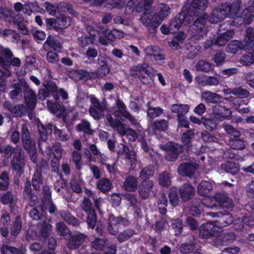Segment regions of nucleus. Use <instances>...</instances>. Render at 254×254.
Instances as JSON below:
<instances>
[{
	"label": "nucleus",
	"mask_w": 254,
	"mask_h": 254,
	"mask_svg": "<svg viewBox=\"0 0 254 254\" xmlns=\"http://www.w3.org/2000/svg\"><path fill=\"white\" fill-rule=\"evenodd\" d=\"M106 119L110 126L121 136H124L127 128H125L124 125L121 122L117 119H114L110 114L106 115Z\"/></svg>",
	"instance_id": "nucleus-20"
},
{
	"label": "nucleus",
	"mask_w": 254,
	"mask_h": 254,
	"mask_svg": "<svg viewBox=\"0 0 254 254\" xmlns=\"http://www.w3.org/2000/svg\"><path fill=\"white\" fill-rule=\"evenodd\" d=\"M210 16L206 13L203 12L197 16V18L193 21V24L190 27V31L192 36L195 39H199L207 32L206 23L209 21Z\"/></svg>",
	"instance_id": "nucleus-2"
},
{
	"label": "nucleus",
	"mask_w": 254,
	"mask_h": 254,
	"mask_svg": "<svg viewBox=\"0 0 254 254\" xmlns=\"http://www.w3.org/2000/svg\"><path fill=\"white\" fill-rule=\"evenodd\" d=\"M211 184L205 181H202L197 186V190L199 194L202 196H206L212 190Z\"/></svg>",
	"instance_id": "nucleus-40"
},
{
	"label": "nucleus",
	"mask_w": 254,
	"mask_h": 254,
	"mask_svg": "<svg viewBox=\"0 0 254 254\" xmlns=\"http://www.w3.org/2000/svg\"><path fill=\"white\" fill-rule=\"evenodd\" d=\"M21 85L23 87V99L26 107L29 110H33L36 105L37 96L26 82H22Z\"/></svg>",
	"instance_id": "nucleus-5"
},
{
	"label": "nucleus",
	"mask_w": 254,
	"mask_h": 254,
	"mask_svg": "<svg viewBox=\"0 0 254 254\" xmlns=\"http://www.w3.org/2000/svg\"><path fill=\"white\" fill-rule=\"evenodd\" d=\"M17 200L16 193L14 191H8L4 193L1 197V202L4 204H12Z\"/></svg>",
	"instance_id": "nucleus-49"
},
{
	"label": "nucleus",
	"mask_w": 254,
	"mask_h": 254,
	"mask_svg": "<svg viewBox=\"0 0 254 254\" xmlns=\"http://www.w3.org/2000/svg\"><path fill=\"white\" fill-rule=\"evenodd\" d=\"M90 99L92 106L89 109V113L94 119L99 120L104 117L106 110L100 105V101L94 96H91Z\"/></svg>",
	"instance_id": "nucleus-10"
},
{
	"label": "nucleus",
	"mask_w": 254,
	"mask_h": 254,
	"mask_svg": "<svg viewBox=\"0 0 254 254\" xmlns=\"http://www.w3.org/2000/svg\"><path fill=\"white\" fill-rule=\"evenodd\" d=\"M21 141L22 147L29 154L31 160L36 163L37 151L34 141L31 138L27 126L23 124L21 127Z\"/></svg>",
	"instance_id": "nucleus-3"
},
{
	"label": "nucleus",
	"mask_w": 254,
	"mask_h": 254,
	"mask_svg": "<svg viewBox=\"0 0 254 254\" xmlns=\"http://www.w3.org/2000/svg\"><path fill=\"white\" fill-rule=\"evenodd\" d=\"M190 107L186 104H175L171 106V110L173 114H176L177 117L185 115L189 110Z\"/></svg>",
	"instance_id": "nucleus-36"
},
{
	"label": "nucleus",
	"mask_w": 254,
	"mask_h": 254,
	"mask_svg": "<svg viewBox=\"0 0 254 254\" xmlns=\"http://www.w3.org/2000/svg\"><path fill=\"white\" fill-rule=\"evenodd\" d=\"M151 104V102L149 101L146 104L147 107L146 113L148 118L150 119L156 118L163 113V110L162 108L159 107H152Z\"/></svg>",
	"instance_id": "nucleus-34"
},
{
	"label": "nucleus",
	"mask_w": 254,
	"mask_h": 254,
	"mask_svg": "<svg viewBox=\"0 0 254 254\" xmlns=\"http://www.w3.org/2000/svg\"><path fill=\"white\" fill-rule=\"evenodd\" d=\"M80 207L86 213L95 211L91 200L86 197L81 201Z\"/></svg>",
	"instance_id": "nucleus-54"
},
{
	"label": "nucleus",
	"mask_w": 254,
	"mask_h": 254,
	"mask_svg": "<svg viewBox=\"0 0 254 254\" xmlns=\"http://www.w3.org/2000/svg\"><path fill=\"white\" fill-rule=\"evenodd\" d=\"M121 1V0H95V2L98 5L104 4L105 6L110 10L119 7Z\"/></svg>",
	"instance_id": "nucleus-50"
},
{
	"label": "nucleus",
	"mask_w": 254,
	"mask_h": 254,
	"mask_svg": "<svg viewBox=\"0 0 254 254\" xmlns=\"http://www.w3.org/2000/svg\"><path fill=\"white\" fill-rule=\"evenodd\" d=\"M9 185L8 174L3 172L0 175V190L4 191L7 190Z\"/></svg>",
	"instance_id": "nucleus-62"
},
{
	"label": "nucleus",
	"mask_w": 254,
	"mask_h": 254,
	"mask_svg": "<svg viewBox=\"0 0 254 254\" xmlns=\"http://www.w3.org/2000/svg\"><path fill=\"white\" fill-rule=\"evenodd\" d=\"M116 105L117 109L115 110L114 113L117 117L120 118L123 117L127 119L131 124L134 125L137 124L136 120L127 110L125 104L119 98L116 100Z\"/></svg>",
	"instance_id": "nucleus-11"
},
{
	"label": "nucleus",
	"mask_w": 254,
	"mask_h": 254,
	"mask_svg": "<svg viewBox=\"0 0 254 254\" xmlns=\"http://www.w3.org/2000/svg\"><path fill=\"white\" fill-rule=\"evenodd\" d=\"M157 11L158 12L156 13L157 17L161 23L169 15L170 8L168 5L165 3H160L158 5Z\"/></svg>",
	"instance_id": "nucleus-31"
},
{
	"label": "nucleus",
	"mask_w": 254,
	"mask_h": 254,
	"mask_svg": "<svg viewBox=\"0 0 254 254\" xmlns=\"http://www.w3.org/2000/svg\"><path fill=\"white\" fill-rule=\"evenodd\" d=\"M108 221L114 226H117L118 224H122L126 226L128 223V221L120 216H115L113 215H110Z\"/></svg>",
	"instance_id": "nucleus-64"
},
{
	"label": "nucleus",
	"mask_w": 254,
	"mask_h": 254,
	"mask_svg": "<svg viewBox=\"0 0 254 254\" xmlns=\"http://www.w3.org/2000/svg\"><path fill=\"white\" fill-rule=\"evenodd\" d=\"M179 192L182 200L188 201L194 196L195 189L190 183H185L180 187Z\"/></svg>",
	"instance_id": "nucleus-15"
},
{
	"label": "nucleus",
	"mask_w": 254,
	"mask_h": 254,
	"mask_svg": "<svg viewBox=\"0 0 254 254\" xmlns=\"http://www.w3.org/2000/svg\"><path fill=\"white\" fill-rule=\"evenodd\" d=\"M157 17L156 12L145 9L140 14L139 20L150 33L154 34L160 24Z\"/></svg>",
	"instance_id": "nucleus-4"
},
{
	"label": "nucleus",
	"mask_w": 254,
	"mask_h": 254,
	"mask_svg": "<svg viewBox=\"0 0 254 254\" xmlns=\"http://www.w3.org/2000/svg\"><path fill=\"white\" fill-rule=\"evenodd\" d=\"M213 113L214 118L221 121L225 119L228 116V113H230V112L228 108L217 104L213 107Z\"/></svg>",
	"instance_id": "nucleus-27"
},
{
	"label": "nucleus",
	"mask_w": 254,
	"mask_h": 254,
	"mask_svg": "<svg viewBox=\"0 0 254 254\" xmlns=\"http://www.w3.org/2000/svg\"><path fill=\"white\" fill-rule=\"evenodd\" d=\"M2 254H24L22 250L18 249L7 245H3L1 248Z\"/></svg>",
	"instance_id": "nucleus-59"
},
{
	"label": "nucleus",
	"mask_w": 254,
	"mask_h": 254,
	"mask_svg": "<svg viewBox=\"0 0 254 254\" xmlns=\"http://www.w3.org/2000/svg\"><path fill=\"white\" fill-rule=\"evenodd\" d=\"M50 150H48L47 149L43 148L41 150L42 151H45L46 152L51 151L55 158H57L58 159H61L63 149L60 143H56L53 145L51 148L50 147Z\"/></svg>",
	"instance_id": "nucleus-47"
},
{
	"label": "nucleus",
	"mask_w": 254,
	"mask_h": 254,
	"mask_svg": "<svg viewBox=\"0 0 254 254\" xmlns=\"http://www.w3.org/2000/svg\"><path fill=\"white\" fill-rule=\"evenodd\" d=\"M201 98L208 103L218 104L222 102V97L216 93L205 91L201 93Z\"/></svg>",
	"instance_id": "nucleus-24"
},
{
	"label": "nucleus",
	"mask_w": 254,
	"mask_h": 254,
	"mask_svg": "<svg viewBox=\"0 0 254 254\" xmlns=\"http://www.w3.org/2000/svg\"><path fill=\"white\" fill-rule=\"evenodd\" d=\"M43 47L45 49L47 48H52L55 50H58L61 49L62 46L59 41L53 36H48L43 45Z\"/></svg>",
	"instance_id": "nucleus-42"
},
{
	"label": "nucleus",
	"mask_w": 254,
	"mask_h": 254,
	"mask_svg": "<svg viewBox=\"0 0 254 254\" xmlns=\"http://www.w3.org/2000/svg\"><path fill=\"white\" fill-rule=\"evenodd\" d=\"M22 228L21 218L19 216L15 217V220L12 222L10 230L11 235L15 236L19 233Z\"/></svg>",
	"instance_id": "nucleus-55"
},
{
	"label": "nucleus",
	"mask_w": 254,
	"mask_h": 254,
	"mask_svg": "<svg viewBox=\"0 0 254 254\" xmlns=\"http://www.w3.org/2000/svg\"><path fill=\"white\" fill-rule=\"evenodd\" d=\"M129 74L134 78H139L143 84L151 85L152 78L155 75V70L146 63L140 64L131 67Z\"/></svg>",
	"instance_id": "nucleus-1"
},
{
	"label": "nucleus",
	"mask_w": 254,
	"mask_h": 254,
	"mask_svg": "<svg viewBox=\"0 0 254 254\" xmlns=\"http://www.w3.org/2000/svg\"><path fill=\"white\" fill-rule=\"evenodd\" d=\"M112 184L107 179L102 178L97 184L98 189L103 192L109 191L112 188Z\"/></svg>",
	"instance_id": "nucleus-53"
},
{
	"label": "nucleus",
	"mask_w": 254,
	"mask_h": 254,
	"mask_svg": "<svg viewBox=\"0 0 254 254\" xmlns=\"http://www.w3.org/2000/svg\"><path fill=\"white\" fill-rule=\"evenodd\" d=\"M135 231L132 229H127L121 232L117 236L118 241L123 243L127 241L135 235Z\"/></svg>",
	"instance_id": "nucleus-46"
},
{
	"label": "nucleus",
	"mask_w": 254,
	"mask_h": 254,
	"mask_svg": "<svg viewBox=\"0 0 254 254\" xmlns=\"http://www.w3.org/2000/svg\"><path fill=\"white\" fill-rule=\"evenodd\" d=\"M54 126L51 124H49L46 126L41 124L38 126V131L39 138H38V146L41 150L43 148L47 149L50 150V147L47 143V134L52 133L54 130Z\"/></svg>",
	"instance_id": "nucleus-9"
},
{
	"label": "nucleus",
	"mask_w": 254,
	"mask_h": 254,
	"mask_svg": "<svg viewBox=\"0 0 254 254\" xmlns=\"http://www.w3.org/2000/svg\"><path fill=\"white\" fill-rule=\"evenodd\" d=\"M27 113V109L24 104H17L14 106L12 114L15 117H22L25 116Z\"/></svg>",
	"instance_id": "nucleus-61"
},
{
	"label": "nucleus",
	"mask_w": 254,
	"mask_h": 254,
	"mask_svg": "<svg viewBox=\"0 0 254 254\" xmlns=\"http://www.w3.org/2000/svg\"><path fill=\"white\" fill-rule=\"evenodd\" d=\"M233 221V217L232 215L230 213H227L226 214H222L220 216L219 220L217 221V222H218V224L220 225L219 227H224L231 224Z\"/></svg>",
	"instance_id": "nucleus-58"
},
{
	"label": "nucleus",
	"mask_w": 254,
	"mask_h": 254,
	"mask_svg": "<svg viewBox=\"0 0 254 254\" xmlns=\"http://www.w3.org/2000/svg\"><path fill=\"white\" fill-rule=\"evenodd\" d=\"M248 46V45L243 41L233 40L228 44L226 51L228 53L236 54L240 50H249Z\"/></svg>",
	"instance_id": "nucleus-26"
},
{
	"label": "nucleus",
	"mask_w": 254,
	"mask_h": 254,
	"mask_svg": "<svg viewBox=\"0 0 254 254\" xmlns=\"http://www.w3.org/2000/svg\"><path fill=\"white\" fill-rule=\"evenodd\" d=\"M77 130L83 132L84 134L91 135L93 133V130L91 129L89 122L86 120H82L76 126Z\"/></svg>",
	"instance_id": "nucleus-45"
},
{
	"label": "nucleus",
	"mask_w": 254,
	"mask_h": 254,
	"mask_svg": "<svg viewBox=\"0 0 254 254\" xmlns=\"http://www.w3.org/2000/svg\"><path fill=\"white\" fill-rule=\"evenodd\" d=\"M213 198L216 201L220 204L221 206L228 210H231L234 207L232 200L225 193H216Z\"/></svg>",
	"instance_id": "nucleus-19"
},
{
	"label": "nucleus",
	"mask_w": 254,
	"mask_h": 254,
	"mask_svg": "<svg viewBox=\"0 0 254 254\" xmlns=\"http://www.w3.org/2000/svg\"><path fill=\"white\" fill-rule=\"evenodd\" d=\"M182 149V146L178 144L169 145L167 149L166 159L169 161H175L178 159Z\"/></svg>",
	"instance_id": "nucleus-23"
},
{
	"label": "nucleus",
	"mask_w": 254,
	"mask_h": 254,
	"mask_svg": "<svg viewBox=\"0 0 254 254\" xmlns=\"http://www.w3.org/2000/svg\"><path fill=\"white\" fill-rule=\"evenodd\" d=\"M169 202L173 207H176L179 204L180 199L177 189L173 188L170 189L168 192Z\"/></svg>",
	"instance_id": "nucleus-48"
},
{
	"label": "nucleus",
	"mask_w": 254,
	"mask_h": 254,
	"mask_svg": "<svg viewBox=\"0 0 254 254\" xmlns=\"http://www.w3.org/2000/svg\"><path fill=\"white\" fill-rule=\"evenodd\" d=\"M220 233L221 228L216 225L215 222H209L204 224L199 229V236L204 239L217 237Z\"/></svg>",
	"instance_id": "nucleus-6"
},
{
	"label": "nucleus",
	"mask_w": 254,
	"mask_h": 254,
	"mask_svg": "<svg viewBox=\"0 0 254 254\" xmlns=\"http://www.w3.org/2000/svg\"><path fill=\"white\" fill-rule=\"evenodd\" d=\"M58 30L64 29L71 24V18L69 17L62 16L57 19Z\"/></svg>",
	"instance_id": "nucleus-63"
},
{
	"label": "nucleus",
	"mask_w": 254,
	"mask_h": 254,
	"mask_svg": "<svg viewBox=\"0 0 254 254\" xmlns=\"http://www.w3.org/2000/svg\"><path fill=\"white\" fill-rule=\"evenodd\" d=\"M230 16L237 14L242 8V0H236L232 3L226 2Z\"/></svg>",
	"instance_id": "nucleus-39"
},
{
	"label": "nucleus",
	"mask_w": 254,
	"mask_h": 254,
	"mask_svg": "<svg viewBox=\"0 0 254 254\" xmlns=\"http://www.w3.org/2000/svg\"><path fill=\"white\" fill-rule=\"evenodd\" d=\"M59 213L62 219L68 224L72 225L73 226L79 225V220L73 216L68 211L61 210Z\"/></svg>",
	"instance_id": "nucleus-30"
},
{
	"label": "nucleus",
	"mask_w": 254,
	"mask_h": 254,
	"mask_svg": "<svg viewBox=\"0 0 254 254\" xmlns=\"http://www.w3.org/2000/svg\"><path fill=\"white\" fill-rule=\"evenodd\" d=\"M192 20L193 18L190 14L179 13L170 22L169 25L171 33L176 32L183 24L185 25H188Z\"/></svg>",
	"instance_id": "nucleus-8"
},
{
	"label": "nucleus",
	"mask_w": 254,
	"mask_h": 254,
	"mask_svg": "<svg viewBox=\"0 0 254 254\" xmlns=\"http://www.w3.org/2000/svg\"><path fill=\"white\" fill-rule=\"evenodd\" d=\"M138 186V182L137 177L132 175H128L125 179L123 188L127 191L134 192L137 190Z\"/></svg>",
	"instance_id": "nucleus-22"
},
{
	"label": "nucleus",
	"mask_w": 254,
	"mask_h": 254,
	"mask_svg": "<svg viewBox=\"0 0 254 254\" xmlns=\"http://www.w3.org/2000/svg\"><path fill=\"white\" fill-rule=\"evenodd\" d=\"M154 183L151 180H142L138 186V193L143 199L148 198L150 193L152 191Z\"/></svg>",
	"instance_id": "nucleus-12"
},
{
	"label": "nucleus",
	"mask_w": 254,
	"mask_h": 254,
	"mask_svg": "<svg viewBox=\"0 0 254 254\" xmlns=\"http://www.w3.org/2000/svg\"><path fill=\"white\" fill-rule=\"evenodd\" d=\"M155 167L153 165H148L143 168L139 173V178L142 180H149L154 175Z\"/></svg>",
	"instance_id": "nucleus-35"
},
{
	"label": "nucleus",
	"mask_w": 254,
	"mask_h": 254,
	"mask_svg": "<svg viewBox=\"0 0 254 254\" xmlns=\"http://www.w3.org/2000/svg\"><path fill=\"white\" fill-rule=\"evenodd\" d=\"M243 42L248 45L249 50L254 48V29L253 28L249 27L247 29L246 37Z\"/></svg>",
	"instance_id": "nucleus-41"
},
{
	"label": "nucleus",
	"mask_w": 254,
	"mask_h": 254,
	"mask_svg": "<svg viewBox=\"0 0 254 254\" xmlns=\"http://www.w3.org/2000/svg\"><path fill=\"white\" fill-rule=\"evenodd\" d=\"M195 69L198 71L208 72L213 70V65L205 60H200L195 65Z\"/></svg>",
	"instance_id": "nucleus-44"
},
{
	"label": "nucleus",
	"mask_w": 254,
	"mask_h": 254,
	"mask_svg": "<svg viewBox=\"0 0 254 254\" xmlns=\"http://www.w3.org/2000/svg\"><path fill=\"white\" fill-rule=\"evenodd\" d=\"M56 230L58 234L63 237L65 239L67 240L70 238L71 231L63 222H59L57 224Z\"/></svg>",
	"instance_id": "nucleus-38"
},
{
	"label": "nucleus",
	"mask_w": 254,
	"mask_h": 254,
	"mask_svg": "<svg viewBox=\"0 0 254 254\" xmlns=\"http://www.w3.org/2000/svg\"><path fill=\"white\" fill-rule=\"evenodd\" d=\"M252 52L243 55L240 58L239 62L245 66L250 65L254 63V49Z\"/></svg>",
	"instance_id": "nucleus-51"
},
{
	"label": "nucleus",
	"mask_w": 254,
	"mask_h": 254,
	"mask_svg": "<svg viewBox=\"0 0 254 254\" xmlns=\"http://www.w3.org/2000/svg\"><path fill=\"white\" fill-rule=\"evenodd\" d=\"M228 16H230L226 2L222 3L215 8L210 16L209 22L218 23Z\"/></svg>",
	"instance_id": "nucleus-7"
},
{
	"label": "nucleus",
	"mask_w": 254,
	"mask_h": 254,
	"mask_svg": "<svg viewBox=\"0 0 254 254\" xmlns=\"http://www.w3.org/2000/svg\"><path fill=\"white\" fill-rule=\"evenodd\" d=\"M87 236L83 233L79 232L76 233L70 237L68 239L67 244V247L70 250L77 249L80 246H81Z\"/></svg>",
	"instance_id": "nucleus-14"
},
{
	"label": "nucleus",
	"mask_w": 254,
	"mask_h": 254,
	"mask_svg": "<svg viewBox=\"0 0 254 254\" xmlns=\"http://www.w3.org/2000/svg\"><path fill=\"white\" fill-rule=\"evenodd\" d=\"M254 16L252 12L248 9H245L242 14L234 18V22L238 25L249 24L251 23Z\"/></svg>",
	"instance_id": "nucleus-17"
},
{
	"label": "nucleus",
	"mask_w": 254,
	"mask_h": 254,
	"mask_svg": "<svg viewBox=\"0 0 254 254\" xmlns=\"http://www.w3.org/2000/svg\"><path fill=\"white\" fill-rule=\"evenodd\" d=\"M52 225L46 220L39 225L36 230V235L37 238L40 239H47L50 235L51 232Z\"/></svg>",
	"instance_id": "nucleus-21"
},
{
	"label": "nucleus",
	"mask_w": 254,
	"mask_h": 254,
	"mask_svg": "<svg viewBox=\"0 0 254 254\" xmlns=\"http://www.w3.org/2000/svg\"><path fill=\"white\" fill-rule=\"evenodd\" d=\"M230 147L236 150H243L245 147V143L243 139L240 137L232 138L229 143Z\"/></svg>",
	"instance_id": "nucleus-43"
},
{
	"label": "nucleus",
	"mask_w": 254,
	"mask_h": 254,
	"mask_svg": "<svg viewBox=\"0 0 254 254\" xmlns=\"http://www.w3.org/2000/svg\"><path fill=\"white\" fill-rule=\"evenodd\" d=\"M197 168V165L193 163H183L179 165L177 171L183 177H191Z\"/></svg>",
	"instance_id": "nucleus-16"
},
{
	"label": "nucleus",
	"mask_w": 254,
	"mask_h": 254,
	"mask_svg": "<svg viewBox=\"0 0 254 254\" xmlns=\"http://www.w3.org/2000/svg\"><path fill=\"white\" fill-rule=\"evenodd\" d=\"M23 197L24 200L28 201V203L31 206L36 205L38 202V197L32 191L31 183L28 180L26 181L24 185Z\"/></svg>",
	"instance_id": "nucleus-13"
},
{
	"label": "nucleus",
	"mask_w": 254,
	"mask_h": 254,
	"mask_svg": "<svg viewBox=\"0 0 254 254\" xmlns=\"http://www.w3.org/2000/svg\"><path fill=\"white\" fill-rule=\"evenodd\" d=\"M12 56V53L9 49L0 46V64L3 67H6L9 65L10 60Z\"/></svg>",
	"instance_id": "nucleus-28"
},
{
	"label": "nucleus",
	"mask_w": 254,
	"mask_h": 254,
	"mask_svg": "<svg viewBox=\"0 0 254 254\" xmlns=\"http://www.w3.org/2000/svg\"><path fill=\"white\" fill-rule=\"evenodd\" d=\"M69 77L74 80H88L91 78L89 72L85 70L79 69L69 71L68 73Z\"/></svg>",
	"instance_id": "nucleus-25"
},
{
	"label": "nucleus",
	"mask_w": 254,
	"mask_h": 254,
	"mask_svg": "<svg viewBox=\"0 0 254 254\" xmlns=\"http://www.w3.org/2000/svg\"><path fill=\"white\" fill-rule=\"evenodd\" d=\"M236 239L235 235L234 233L228 232L223 234L219 238L222 245H227L234 242Z\"/></svg>",
	"instance_id": "nucleus-56"
},
{
	"label": "nucleus",
	"mask_w": 254,
	"mask_h": 254,
	"mask_svg": "<svg viewBox=\"0 0 254 254\" xmlns=\"http://www.w3.org/2000/svg\"><path fill=\"white\" fill-rule=\"evenodd\" d=\"M108 246V240L105 239L96 238L91 243V247L97 251H103Z\"/></svg>",
	"instance_id": "nucleus-52"
},
{
	"label": "nucleus",
	"mask_w": 254,
	"mask_h": 254,
	"mask_svg": "<svg viewBox=\"0 0 254 254\" xmlns=\"http://www.w3.org/2000/svg\"><path fill=\"white\" fill-rule=\"evenodd\" d=\"M220 169L232 174H236L239 171L238 165L232 161H228L221 164Z\"/></svg>",
	"instance_id": "nucleus-37"
},
{
	"label": "nucleus",
	"mask_w": 254,
	"mask_h": 254,
	"mask_svg": "<svg viewBox=\"0 0 254 254\" xmlns=\"http://www.w3.org/2000/svg\"><path fill=\"white\" fill-rule=\"evenodd\" d=\"M43 184V178L39 169H36L32 177V185L35 190H40Z\"/></svg>",
	"instance_id": "nucleus-33"
},
{
	"label": "nucleus",
	"mask_w": 254,
	"mask_h": 254,
	"mask_svg": "<svg viewBox=\"0 0 254 254\" xmlns=\"http://www.w3.org/2000/svg\"><path fill=\"white\" fill-rule=\"evenodd\" d=\"M15 155H13V160L11 161V166L13 170L16 172L20 173L24 164L21 159V148L16 146L15 147Z\"/></svg>",
	"instance_id": "nucleus-18"
},
{
	"label": "nucleus",
	"mask_w": 254,
	"mask_h": 254,
	"mask_svg": "<svg viewBox=\"0 0 254 254\" xmlns=\"http://www.w3.org/2000/svg\"><path fill=\"white\" fill-rule=\"evenodd\" d=\"M150 127L154 131H165L168 128V121L164 119L157 120L150 123Z\"/></svg>",
	"instance_id": "nucleus-32"
},
{
	"label": "nucleus",
	"mask_w": 254,
	"mask_h": 254,
	"mask_svg": "<svg viewBox=\"0 0 254 254\" xmlns=\"http://www.w3.org/2000/svg\"><path fill=\"white\" fill-rule=\"evenodd\" d=\"M87 214L86 222L88 228L93 229L97 222V215L95 211L86 213Z\"/></svg>",
	"instance_id": "nucleus-60"
},
{
	"label": "nucleus",
	"mask_w": 254,
	"mask_h": 254,
	"mask_svg": "<svg viewBox=\"0 0 254 254\" xmlns=\"http://www.w3.org/2000/svg\"><path fill=\"white\" fill-rule=\"evenodd\" d=\"M234 35V32L232 29L227 30L226 32L221 33L215 39V45L218 46H224L229 41Z\"/></svg>",
	"instance_id": "nucleus-29"
},
{
	"label": "nucleus",
	"mask_w": 254,
	"mask_h": 254,
	"mask_svg": "<svg viewBox=\"0 0 254 254\" xmlns=\"http://www.w3.org/2000/svg\"><path fill=\"white\" fill-rule=\"evenodd\" d=\"M171 179L170 174L166 171H164L160 174L159 176V185L168 187L171 185Z\"/></svg>",
	"instance_id": "nucleus-57"
}]
</instances>
